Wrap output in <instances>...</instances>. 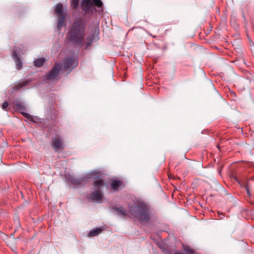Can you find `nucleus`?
I'll return each instance as SVG.
<instances>
[{
  "mask_svg": "<svg viewBox=\"0 0 254 254\" xmlns=\"http://www.w3.org/2000/svg\"><path fill=\"white\" fill-rule=\"evenodd\" d=\"M86 24L82 18L76 19L70 28L67 38L70 43L78 47L83 46Z\"/></svg>",
  "mask_w": 254,
  "mask_h": 254,
  "instance_id": "1",
  "label": "nucleus"
},
{
  "mask_svg": "<svg viewBox=\"0 0 254 254\" xmlns=\"http://www.w3.org/2000/svg\"><path fill=\"white\" fill-rule=\"evenodd\" d=\"M130 213L138 219L141 223H149L153 216L149 206L143 202L138 203L130 209Z\"/></svg>",
  "mask_w": 254,
  "mask_h": 254,
  "instance_id": "2",
  "label": "nucleus"
},
{
  "mask_svg": "<svg viewBox=\"0 0 254 254\" xmlns=\"http://www.w3.org/2000/svg\"><path fill=\"white\" fill-rule=\"evenodd\" d=\"M104 185V181L102 179H95L93 182V191L87 195V198L91 200L100 201L103 198L102 189Z\"/></svg>",
  "mask_w": 254,
  "mask_h": 254,
  "instance_id": "3",
  "label": "nucleus"
},
{
  "mask_svg": "<svg viewBox=\"0 0 254 254\" xmlns=\"http://www.w3.org/2000/svg\"><path fill=\"white\" fill-rule=\"evenodd\" d=\"M93 4L100 8L98 10L99 13L103 12V4L101 0H82L81 2L82 9L85 13H92L94 10L93 7Z\"/></svg>",
  "mask_w": 254,
  "mask_h": 254,
  "instance_id": "4",
  "label": "nucleus"
},
{
  "mask_svg": "<svg viewBox=\"0 0 254 254\" xmlns=\"http://www.w3.org/2000/svg\"><path fill=\"white\" fill-rule=\"evenodd\" d=\"M50 144L55 152L63 150L65 148L63 138L58 134H56L51 138Z\"/></svg>",
  "mask_w": 254,
  "mask_h": 254,
  "instance_id": "5",
  "label": "nucleus"
},
{
  "mask_svg": "<svg viewBox=\"0 0 254 254\" xmlns=\"http://www.w3.org/2000/svg\"><path fill=\"white\" fill-rule=\"evenodd\" d=\"M55 12L59 16L57 28L60 30L64 25L67 14L64 10L63 5L61 3H59L56 5Z\"/></svg>",
  "mask_w": 254,
  "mask_h": 254,
  "instance_id": "6",
  "label": "nucleus"
},
{
  "mask_svg": "<svg viewBox=\"0 0 254 254\" xmlns=\"http://www.w3.org/2000/svg\"><path fill=\"white\" fill-rule=\"evenodd\" d=\"M60 70V64H56L53 68L43 76V80L47 82L49 80L55 79Z\"/></svg>",
  "mask_w": 254,
  "mask_h": 254,
  "instance_id": "7",
  "label": "nucleus"
},
{
  "mask_svg": "<svg viewBox=\"0 0 254 254\" xmlns=\"http://www.w3.org/2000/svg\"><path fill=\"white\" fill-rule=\"evenodd\" d=\"M13 108L21 113L22 115L27 119L32 120L33 117L31 115L25 112L26 108L24 103L19 101H16L13 103Z\"/></svg>",
  "mask_w": 254,
  "mask_h": 254,
  "instance_id": "8",
  "label": "nucleus"
},
{
  "mask_svg": "<svg viewBox=\"0 0 254 254\" xmlns=\"http://www.w3.org/2000/svg\"><path fill=\"white\" fill-rule=\"evenodd\" d=\"M241 186L245 189L246 190L247 193L249 196H251V190L252 187L253 185H254V181L253 180H249L246 182H243L242 184L240 183Z\"/></svg>",
  "mask_w": 254,
  "mask_h": 254,
  "instance_id": "9",
  "label": "nucleus"
},
{
  "mask_svg": "<svg viewBox=\"0 0 254 254\" xmlns=\"http://www.w3.org/2000/svg\"><path fill=\"white\" fill-rule=\"evenodd\" d=\"M17 48L14 47L13 49V57L16 63V68L17 69H20L22 67V63L20 60L19 54H17Z\"/></svg>",
  "mask_w": 254,
  "mask_h": 254,
  "instance_id": "10",
  "label": "nucleus"
},
{
  "mask_svg": "<svg viewBox=\"0 0 254 254\" xmlns=\"http://www.w3.org/2000/svg\"><path fill=\"white\" fill-rule=\"evenodd\" d=\"M112 209L115 211V214L118 216L124 218L126 216L127 210L123 207H113Z\"/></svg>",
  "mask_w": 254,
  "mask_h": 254,
  "instance_id": "11",
  "label": "nucleus"
},
{
  "mask_svg": "<svg viewBox=\"0 0 254 254\" xmlns=\"http://www.w3.org/2000/svg\"><path fill=\"white\" fill-rule=\"evenodd\" d=\"M182 249L186 254H198L194 249L188 245L182 244Z\"/></svg>",
  "mask_w": 254,
  "mask_h": 254,
  "instance_id": "12",
  "label": "nucleus"
},
{
  "mask_svg": "<svg viewBox=\"0 0 254 254\" xmlns=\"http://www.w3.org/2000/svg\"><path fill=\"white\" fill-rule=\"evenodd\" d=\"M29 82L27 81H20L16 83L12 87V89L17 91L22 88V87L27 85Z\"/></svg>",
  "mask_w": 254,
  "mask_h": 254,
  "instance_id": "13",
  "label": "nucleus"
},
{
  "mask_svg": "<svg viewBox=\"0 0 254 254\" xmlns=\"http://www.w3.org/2000/svg\"><path fill=\"white\" fill-rule=\"evenodd\" d=\"M122 184V183L120 180H113L111 183V188L114 191H117Z\"/></svg>",
  "mask_w": 254,
  "mask_h": 254,
  "instance_id": "14",
  "label": "nucleus"
},
{
  "mask_svg": "<svg viewBox=\"0 0 254 254\" xmlns=\"http://www.w3.org/2000/svg\"><path fill=\"white\" fill-rule=\"evenodd\" d=\"M74 60L72 57L67 58L65 59L64 62V66L65 69H68L71 67L72 64H73Z\"/></svg>",
  "mask_w": 254,
  "mask_h": 254,
  "instance_id": "15",
  "label": "nucleus"
},
{
  "mask_svg": "<svg viewBox=\"0 0 254 254\" xmlns=\"http://www.w3.org/2000/svg\"><path fill=\"white\" fill-rule=\"evenodd\" d=\"M82 179H77L73 176H70L68 177L69 181L74 186H79L82 184Z\"/></svg>",
  "mask_w": 254,
  "mask_h": 254,
  "instance_id": "16",
  "label": "nucleus"
},
{
  "mask_svg": "<svg viewBox=\"0 0 254 254\" xmlns=\"http://www.w3.org/2000/svg\"><path fill=\"white\" fill-rule=\"evenodd\" d=\"M102 231V229L101 228L92 229L88 233V236L89 237L96 236L100 233Z\"/></svg>",
  "mask_w": 254,
  "mask_h": 254,
  "instance_id": "17",
  "label": "nucleus"
},
{
  "mask_svg": "<svg viewBox=\"0 0 254 254\" xmlns=\"http://www.w3.org/2000/svg\"><path fill=\"white\" fill-rule=\"evenodd\" d=\"M45 63V60L43 58L37 59L34 61V64L36 67L42 66Z\"/></svg>",
  "mask_w": 254,
  "mask_h": 254,
  "instance_id": "18",
  "label": "nucleus"
},
{
  "mask_svg": "<svg viewBox=\"0 0 254 254\" xmlns=\"http://www.w3.org/2000/svg\"><path fill=\"white\" fill-rule=\"evenodd\" d=\"M71 4L73 9H76L78 6V0H70Z\"/></svg>",
  "mask_w": 254,
  "mask_h": 254,
  "instance_id": "19",
  "label": "nucleus"
},
{
  "mask_svg": "<svg viewBox=\"0 0 254 254\" xmlns=\"http://www.w3.org/2000/svg\"><path fill=\"white\" fill-rule=\"evenodd\" d=\"M8 106V104L7 102L5 101V102H3V104H2L1 108L3 110L6 111V109H7Z\"/></svg>",
  "mask_w": 254,
  "mask_h": 254,
  "instance_id": "20",
  "label": "nucleus"
},
{
  "mask_svg": "<svg viewBox=\"0 0 254 254\" xmlns=\"http://www.w3.org/2000/svg\"><path fill=\"white\" fill-rule=\"evenodd\" d=\"M218 216H219V219H223L224 218V214L223 213H222V212H220L219 211L218 212Z\"/></svg>",
  "mask_w": 254,
  "mask_h": 254,
  "instance_id": "21",
  "label": "nucleus"
},
{
  "mask_svg": "<svg viewBox=\"0 0 254 254\" xmlns=\"http://www.w3.org/2000/svg\"><path fill=\"white\" fill-rule=\"evenodd\" d=\"M184 254L182 252H178V251H175L173 254Z\"/></svg>",
  "mask_w": 254,
  "mask_h": 254,
  "instance_id": "22",
  "label": "nucleus"
},
{
  "mask_svg": "<svg viewBox=\"0 0 254 254\" xmlns=\"http://www.w3.org/2000/svg\"><path fill=\"white\" fill-rule=\"evenodd\" d=\"M91 43H92V40H91L89 42H86V47H89L91 45Z\"/></svg>",
  "mask_w": 254,
  "mask_h": 254,
  "instance_id": "23",
  "label": "nucleus"
}]
</instances>
